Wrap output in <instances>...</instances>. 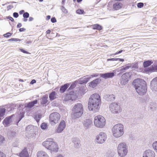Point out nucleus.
Instances as JSON below:
<instances>
[{"mask_svg": "<svg viewBox=\"0 0 157 157\" xmlns=\"http://www.w3.org/2000/svg\"><path fill=\"white\" fill-rule=\"evenodd\" d=\"M101 101L100 97L98 94L95 93L91 95L88 104L89 110L94 112H98L99 110Z\"/></svg>", "mask_w": 157, "mask_h": 157, "instance_id": "1", "label": "nucleus"}, {"mask_svg": "<svg viewBox=\"0 0 157 157\" xmlns=\"http://www.w3.org/2000/svg\"><path fill=\"white\" fill-rule=\"evenodd\" d=\"M83 113V108L81 103H77L75 105L72 109L71 117L75 119L80 117Z\"/></svg>", "mask_w": 157, "mask_h": 157, "instance_id": "2", "label": "nucleus"}, {"mask_svg": "<svg viewBox=\"0 0 157 157\" xmlns=\"http://www.w3.org/2000/svg\"><path fill=\"white\" fill-rule=\"evenodd\" d=\"M42 145L51 152H57L58 151V145L51 138L47 139L42 143Z\"/></svg>", "mask_w": 157, "mask_h": 157, "instance_id": "3", "label": "nucleus"}, {"mask_svg": "<svg viewBox=\"0 0 157 157\" xmlns=\"http://www.w3.org/2000/svg\"><path fill=\"white\" fill-rule=\"evenodd\" d=\"M113 136L118 138L122 136L124 133L123 125L121 124L115 125L112 129Z\"/></svg>", "mask_w": 157, "mask_h": 157, "instance_id": "4", "label": "nucleus"}, {"mask_svg": "<svg viewBox=\"0 0 157 157\" xmlns=\"http://www.w3.org/2000/svg\"><path fill=\"white\" fill-rule=\"evenodd\" d=\"M117 151L119 155L121 157H124L127 154L128 150V147L126 143L122 142L118 146Z\"/></svg>", "mask_w": 157, "mask_h": 157, "instance_id": "5", "label": "nucleus"}, {"mask_svg": "<svg viewBox=\"0 0 157 157\" xmlns=\"http://www.w3.org/2000/svg\"><path fill=\"white\" fill-rule=\"evenodd\" d=\"M94 123L97 127L102 128L105 124V120L102 116H97L94 117Z\"/></svg>", "mask_w": 157, "mask_h": 157, "instance_id": "6", "label": "nucleus"}, {"mask_svg": "<svg viewBox=\"0 0 157 157\" xmlns=\"http://www.w3.org/2000/svg\"><path fill=\"white\" fill-rule=\"evenodd\" d=\"M60 119V115L58 113L54 112L50 115V121L52 125H54L58 123Z\"/></svg>", "mask_w": 157, "mask_h": 157, "instance_id": "7", "label": "nucleus"}, {"mask_svg": "<svg viewBox=\"0 0 157 157\" xmlns=\"http://www.w3.org/2000/svg\"><path fill=\"white\" fill-rule=\"evenodd\" d=\"M109 109L111 112L114 114L119 113L122 110L119 104L115 102L112 103L110 105Z\"/></svg>", "mask_w": 157, "mask_h": 157, "instance_id": "8", "label": "nucleus"}, {"mask_svg": "<svg viewBox=\"0 0 157 157\" xmlns=\"http://www.w3.org/2000/svg\"><path fill=\"white\" fill-rule=\"evenodd\" d=\"M106 138L107 136L105 133L102 132H100L96 136V142L99 144H103L106 140Z\"/></svg>", "mask_w": 157, "mask_h": 157, "instance_id": "9", "label": "nucleus"}, {"mask_svg": "<svg viewBox=\"0 0 157 157\" xmlns=\"http://www.w3.org/2000/svg\"><path fill=\"white\" fill-rule=\"evenodd\" d=\"M133 84L135 88L139 86H141L142 85H146V82L143 79L138 78L134 80Z\"/></svg>", "mask_w": 157, "mask_h": 157, "instance_id": "10", "label": "nucleus"}, {"mask_svg": "<svg viewBox=\"0 0 157 157\" xmlns=\"http://www.w3.org/2000/svg\"><path fill=\"white\" fill-rule=\"evenodd\" d=\"M137 93L140 95H143L146 92V85L135 88Z\"/></svg>", "mask_w": 157, "mask_h": 157, "instance_id": "11", "label": "nucleus"}, {"mask_svg": "<svg viewBox=\"0 0 157 157\" xmlns=\"http://www.w3.org/2000/svg\"><path fill=\"white\" fill-rule=\"evenodd\" d=\"M66 127V123L63 120L59 124L56 130V132L58 133L61 132Z\"/></svg>", "mask_w": 157, "mask_h": 157, "instance_id": "12", "label": "nucleus"}, {"mask_svg": "<svg viewBox=\"0 0 157 157\" xmlns=\"http://www.w3.org/2000/svg\"><path fill=\"white\" fill-rule=\"evenodd\" d=\"M155 153L153 151L148 149L145 151L143 153V157H155Z\"/></svg>", "mask_w": 157, "mask_h": 157, "instance_id": "13", "label": "nucleus"}, {"mask_svg": "<svg viewBox=\"0 0 157 157\" xmlns=\"http://www.w3.org/2000/svg\"><path fill=\"white\" fill-rule=\"evenodd\" d=\"M150 85L151 90L157 91V77L152 79Z\"/></svg>", "mask_w": 157, "mask_h": 157, "instance_id": "14", "label": "nucleus"}, {"mask_svg": "<svg viewBox=\"0 0 157 157\" xmlns=\"http://www.w3.org/2000/svg\"><path fill=\"white\" fill-rule=\"evenodd\" d=\"M114 75V73L113 72H108L104 74L101 73L99 74L100 77L104 78L105 79L112 78Z\"/></svg>", "mask_w": 157, "mask_h": 157, "instance_id": "15", "label": "nucleus"}, {"mask_svg": "<svg viewBox=\"0 0 157 157\" xmlns=\"http://www.w3.org/2000/svg\"><path fill=\"white\" fill-rule=\"evenodd\" d=\"M72 141L74 144V147L76 148H79L81 146V141L79 139L77 138H73Z\"/></svg>", "mask_w": 157, "mask_h": 157, "instance_id": "16", "label": "nucleus"}, {"mask_svg": "<svg viewBox=\"0 0 157 157\" xmlns=\"http://www.w3.org/2000/svg\"><path fill=\"white\" fill-rule=\"evenodd\" d=\"M92 124V121L90 119H86L83 122L84 127L86 129L90 128Z\"/></svg>", "mask_w": 157, "mask_h": 157, "instance_id": "17", "label": "nucleus"}, {"mask_svg": "<svg viewBox=\"0 0 157 157\" xmlns=\"http://www.w3.org/2000/svg\"><path fill=\"white\" fill-rule=\"evenodd\" d=\"M101 81L99 78H97L89 83V86L92 88L95 87Z\"/></svg>", "mask_w": 157, "mask_h": 157, "instance_id": "18", "label": "nucleus"}, {"mask_svg": "<svg viewBox=\"0 0 157 157\" xmlns=\"http://www.w3.org/2000/svg\"><path fill=\"white\" fill-rule=\"evenodd\" d=\"M34 126L30 125L27 126L25 129L26 133L28 134L31 135L34 133Z\"/></svg>", "mask_w": 157, "mask_h": 157, "instance_id": "19", "label": "nucleus"}, {"mask_svg": "<svg viewBox=\"0 0 157 157\" xmlns=\"http://www.w3.org/2000/svg\"><path fill=\"white\" fill-rule=\"evenodd\" d=\"M14 116V115L9 116L5 118L3 121V123L4 125L7 126L11 122L12 117Z\"/></svg>", "mask_w": 157, "mask_h": 157, "instance_id": "20", "label": "nucleus"}, {"mask_svg": "<svg viewBox=\"0 0 157 157\" xmlns=\"http://www.w3.org/2000/svg\"><path fill=\"white\" fill-rule=\"evenodd\" d=\"M104 98L107 101H113L115 98V96L113 94H107L105 95Z\"/></svg>", "mask_w": 157, "mask_h": 157, "instance_id": "21", "label": "nucleus"}, {"mask_svg": "<svg viewBox=\"0 0 157 157\" xmlns=\"http://www.w3.org/2000/svg\"><path fill=\"white\" fill-rule=\"evenodd\" d=\"M37 102L38 100L37 99H36L33 101L28 103L27 105H25V107L29 109L33 107L35 105L37 104Z\"/></svg>", "mask_w": 157, "mask_h": 157, "instance_id": "22", "label": "nucleus"}, {"mask_svg": "<svg viewBox=\"0 0 157 157\" xmlns=\"http://www.w3.org/2000/svg\"><path fill=\"white\" fill-rule=\"evenodd\" d=\"M146 71L148 72H154L157 71V65H153L151 67L146 68Z\"/></svg>", "mask_w": 157, "mask_h": 157, "instance_id": "23", "label": "nucleus"}, {"mask_svg": "<svg viewBox=\"0 0 157 157\" xmlns=\"http://www.w3.org/2000/svg\"><path fill=\"white\" fill-rule=\"evenodd\" d=\"M58 95L55 91H52L49 94V99L52 101L58 98Z\"/></svg>", "mask_w": 157, "mask_h": 157, "instance_id": "24", "label": "nucleus"}, {"mask_svg": "<svg viewBox=\"0 0 157 157\" xmlns=\"http://www.w3.org/2000/svg\"><path fill=\"white\" fill-rule=\"evenodd\" d=\"M48 95H46L40 99V104L42 105H46L48 102Z\"/></svg>", "mask_w": 157, "mask_h": 157, "instance_id": "25", "label": "nucleus"}, {"mask_svg": "<svg viewBox=\"0 0 157 157\" xmlns=\"http://www.w3.org/2000/svg\"><path fill=\"white\" fill-rule=\"evenodd\" d=\"M20 157H29V155L26 148L24 149L19 154Z\"/></svg>", "mask_w": 157, "mask_h": 157, "instance_id": "26", "label": "nucleus"}, {"mask_svg": "<svg viewBox=\"0 0 157 157\" xmlns=\"http://www.w3.org/2000/svg\"><path fill=\"white\" fill-rule=\"evenodd\" d=\"M37 157H49L48 154L45 152L41 151H38L37 154Z\"/></svg>", "mask_w": 157, "mask_h": 157, "instance_id": "27", "label": "nucleus"}, {"mask_svg": "<svg viewBox=\"0 0 157 157\" xmlns=\"http://www.w3.org/2000/svg\"><path fill=\"white\" fill-rule=\"evenodd\" d=\"M122 4L120 2H116L113 5V9L115 10H117L121 9L122 7Z\"/></svg>", "mask_w": 157, "mask_h": 157, "instance_id": "28", "label": "nucleus"}, {"mask_svg": "<svg viewBox=\"0 0 157 157\" xmlns=\"http://www.w3.org/2000/svg\"><path fill=\"white\" fill-rule=\"evenodd\" d=\"M131 72H127L121 76V77L123 79L127 80L128 81L129 79L131 77Z\"/></svg>", "mask_w": 157, "mask_h": 157, "instance_id": "29", "label": "nucleus"}, {"mask_svg": "<svg viewBox=\"0 0 157 157\" xmlns=\"http://www.w3.org/2000/svg\"><path fill=\"white\" fill-rule=\"evenodd\" d=\"M69 85L67 83H66L63 85L61 86L60 88L59 91L61 93H64L66 90L68 88Z\"/></svg>", "mask_w": 157, "mask_h": 157, "instance_id": "30", "label": "nucleus"}, {"mask_svg": "<svg viewBox=\"0 0 157 157\" xmlns=\"http://www.w3.org/2000/svg\"><path fill=\"white\" fill-rule=\"evenodd\" d=\"M86 89L84 86H81L79 87V90L78 91V93L81 95H83L86 92Z\"/></svg>", "mask_w": 157, "mask_h": 157, "instance_id": "31", "label": "nucleus"}, {"mask_svg": "<svg viewBox=\"0 0 157 157\" xmlns=\"http://www.w3.org/2000/svg\"><path fill=\"white\" fill-rule=\"evenodd\" d=\"M17 116L18 118V120L17 122L16 123V124L17 125L19 122L24 117V113L23 112H20L19 113H18L17 114Z\"/></svg>", "mask_w": 157, "mask_h": 157, "instance_id": "32", "label": "nucleus"}, {"mask_svg": "<svg viewBox=\"0 0 157 157\" xmlns=\"http://www.w3.org/2000/svg\"><path fill=\"white\" fill-rule=\"evenodd\" d=\"M153 63L152 60H147L144 61L143 63V66L144 67H147L150 66Z\"/></svg>", "mask_w": 157, "mask_h": 157, "instance_id": "33", "label": "nucleus"}, {"mask_svg": "<svg viewBox=\"0 0 157 157\" xmlns=\"http://www.w3.org/2000/svg\"><path fill=\"white\" fill-rule=\"evenodd\" d=\"M131 67V64L128 63L126 64L124 67H121L120 71L121 72H124L123 71L128 69Z\"/></svg>", "mask_w": 157, "mask_h": 157, "instance_id": "34", "label": "nucleus"}, {"mask_svg": "<svg viewBox=\"0 0 157 157\" xmlns=\"http://www.w3.org/2000/svg\"><path fill=\"white\" fill-rule=\"evenodd\" d=\"M93 27V29L100 30L102 29V26L98 24H95L92 25Z\"/></svg>", "mask_w": 157, "mask_h": 157, "instance_id": "35", "label": "nucleus"}, {"mask_svg": "<svg viewBox=\"0 0 157 157\" xmlns=\"http://www.w3.org/2000/svg\"><path fill=\"white\" fill-rule=\"evenodd\" d=\"M6 109L5 108L0 109V118L3 117L5 115Z\"/></svg>", "mask_w": 157, "mask_h": 157, "instance_id": "36", "label": "nucleus"}, {"mask_svg": "<svg viewBox=\"0 0 157 157\" xmlns=\"http://www.w3.org/2000/svg\"><path fill=\"white\" fill-rule=\"evenodd\" d=\"M42 117V115L40 114H38L36 115L34 118L36 121L38 122Z\"/></svg>", "mask_w": 157, "mask_h": 157, "instance_id": "37", "label": "nucleus"}, {"mask_svg": "<svg viewBox=\"0 0 157 157\" xmlns=\"http://www.w3.org/2000/svg\"><path fill=\"white\" fill-rule=\"evenodd\" d=\"M83 78L85 83H86L91 79V77H90V76L89 75H87L83 77Z\"/></svg>", "mask_w": 157, "mask_h": 157, "instance_id": "38", "label": "nucleus"}, {"mask_svg": "<svg viewBox=\"0 0 157 157\" xmlns=\"http://www.w3.org/2000/svg\"><path fill=\"white\" fill-rule=\"evenodd\" d=\"M128 82V81H127V80H126V79H123L121 77V85H124L126 84Z\"/></svg>", "mask_w": 157, "mask_h": 157, "instance_id": "39", "label": "nucleus"}, {"mask_svg": "<svg viewBox=\"0 0 157 157\" xmlns=\"http://www.w3.org/2000/svg\"><path fill=\"white\" fill-rule=\"evenodd\" d=\"M152 146L154 149L157 152V141L154 142L153 143Z\"/></svg>", "mask_w": 157, "mask_h": 157, "instance_id": "40", "label": "nucleus"}, {"mask_svg": "<svg viewBox=\"0 0 157 157\" xmlns=\"http://www.w3.org/2000/svg\"><path fill=\"white\" fill-rule=\"evenodd\" d=\"M149 98L147 96H145V97H144L142 98V101L144 102H147L149 101Z\"/></svg>", "mask_w": 157, "mask_h": 157, "instance_id": "41", "label": "nucleus"}, {"mask_svg": "<svg viewBox=\"0 0 157 157\" xmlns=\"http://www.w3.org/2000/svg\"><path fill=\"white\" fill-rule=\"evenodd\" d=\"M150 109L154 110L155 109L156 105L155 104H154L153 102H151L150 103Z\"/></svg>", "mask_w": 157, "mask_h": 157, "instance_id": "42", "label": "nucleus"}, {"mask_svg": "<svg viewBox=\"0 0 157 157\" xmlns=\"http://www.w3.org/2000/svg\"><path fill=\"white\" fill-rule=\"evenodd\" d=\"M61 10L63 12V13L67 14L68 13L67 10L65 8V7L63 6H61Z\"/></svg>", "mask_w": 157, "mask_h": 157, "instance_id": "43", "label": "nucleus"}, {"mask_svg": "<svg viewBox=\"0 0 157 157\" xmlns=\"http://www.w3.org/2000/svg\"><path fill=\"white\" fill-rule=\"evenodd\" d=\"M76 81L79 84H82L84 83H85V82L84 81L83 79V78H81L78 79V80Z\"/></svg>", "mask_w": 157, "mask_h": 157, "instance_id": "44", "label": "nucleus"}, {"mask_svg": "<svg viewBox=\"0 0 157 157\" xmlns=\"http://www.w3.org/2000/svg\"><path fill=\"white\" fill-rule=\"evenodd\" d=\"M47 127V124L45 123H43L40 125V127L42 129H45Z\"/></svg>", "mask_w": 157, "mask_h": 157, "instance_id": "45", "label": "nucleus"}, {"mask_svg": "<svg viewBox=\"0 0 157 157\" xmlns=\"http://www.w3.org/2000/svg\"><path fill=\"white\" fill-rule=\"evenodd\" d=\"M76 13L78 14H84V12L83 10L78 9L76 10Z\"/></svg>", "mask_w": 157, "mask_h": 157, "instance_id": "46", "label": "nucleus"}, {"mask_svg": "<svg viewBox=\"0 0 157 157\" xmlns=\"http://www.w3.org/2000/svg\"><path fill=\"white\" fill-rule=\"evenodd\" d=\"M12 33H11L9 32L7 33L6 34H5L3 35V36L5 37L8 38L9 36H10L12 34Z\"/></svg>", "mask_w": 157, "mask_h": 157, "instance_id": "47", "label": "nucleus"}, {"mask_svg": "<svg viewBox=\"0 0 157 157\" xmlns=\"http://www.w3.org/2000/svg\"><path fill=\"white\" fill-rule=\"evenodd\" d=\"M23 16L24 18H28L29 17V14L27 12H25L23 14Z\"/></svg>", "mask_w": 157, "mask_h": 157, "instance_id": "48", "label": "nucleus"}, {"mask_svg": "<svg viewBox=\"0 0 157 157\" xmlns=\"http://www.w3.org/2000/svg\"><path fill=\"white\" fill-rule=\"evenodd\" d=\"M144 6V3L142 2H139L137 4V6L138 8H141Z\"/></svg>", "mask_w": 157, "mask_h": 157, "instance_id": "49", "label": "nucleus"}, {"mask_svg": "<svg viewBox=\"0 0 157 157\" xmlns=\"http://www.w3.org/2000/svg\"><path fill=\"white\" fill-rule=\"evenodd\" d=\"M4 140V139L3 137L0 135V145H1L3 143V142Z\"/></svg>", "mask_w": 157, "mask_h": 157, "instance_id": "50", "label": "nucleus"}, {"mask_svg": "<svg viewBox=\"0 0 157 157\" xmlns=\"http://www.w3.org/2000/svg\"><path fill=\"white\" fill-rule=\"evenodd\" d=\"M13 16L14 17L17 18L18 17L19 14L17 12H14L13 13Z\"/></svg>", "mask_w": 157, "mask_h": 157, "instance_id": "51", "label": "nucleus"}, {"mask_svg": "<svg viewBox=\"0 0 157 157\" xmlns=\"http://www.w3.org/2000/svg\"><path fill=\"white\" fill-rule=\"evenodd\" d=\"M51 21L53 23H55L56 22V20L55 17H52L51 19Z\"/></svg>", "mask_w": 157, "mask_h": 157, "instance_id": "52", "label": "nucleus"}, {"mask_svg": "<svg viewBox=\"0 0 157 157\" xmlns=\"http://www.w3.org/2000/svg\"><path fill=\"white\" fill-rule=\"evenodd\" d=\"M76 86V85L75 84H71L70 87H69V90H71V89H73V88H75Z\"/></svg>", "mask_w": 157, "mask_h": 157, "instance_id": "53", "label": "nucleus"}, {"mask_svg": "<svg viewBox=\"0 0 157 157\" xmlns=\"http://www.w3.org/2000/svg\"><path fill=\"white\" fill-rule=\"evenodd\" d=\"M99 75V74L98 73L95 74H94L91 75L90 76V77H91V78H93L94 77H96Z\"/></svg>", "mask_w": 157, "mask_h": 157, "instance_id": "54", "label": "nucleus"}, {"mask_svg": "<svg viewBox=\"0 0 157 157\" xmlns=\"http://www.w3.org/2000/svg\"><path fill=\"white\" fill-rule=\"evenodd\" d=\"M117 58H111V59H107V61H117Z\"/></svg>", "mask_w": 157, "mask_h": 157, "instance_id": "55", "label": "nucleus"}, {"mask_svg": "<svg viewBox=\"0 0 157 157\" xmlns=\"http://www.w3.org/2000/svg\"><path fill=\"white\" fill-rule=\"evenodd\" d=\"M114 155V152H111L109 154V157H113Z\"/></svg>", "mask_w": 157, "mask_h": 157, "instance_id": "56", "label": "nucleus"}, {"mask_svg": "<svg viewBox=\"0 0 157 157\" xmlns=\"http://www.w3.org/2000/svg\"><path fill=\"white\" fill-rule=\"evenodd\" d=\"M0 157H6L5 154L0 151Z\"/></svg>", "mask_w": 157, "mask_h": 157, "instance_id": "57", "label": "nucleus"}, {"mask_svg": "<svg viewBox=\"0 0 157 157\" xmlns=\"http://www.w3.org/2000/svg\"><path fill=\"white\" fill-rule=\"evenodd\" d=\"M13 7V5H9L7 7V8L8 10L11 9V8H12Z\"/></svg>", "mask_w": 157, "mask_h": 157, "instance_id": "58", "label": "nucleus"}, {"mask_svg": "<svg viewBox=\"0 0 157 157\" xmlns=\"http://www.w3.org/2000/svg\"><path fill=\"white\" fill-rule=\"evenodd\" d=\"M16 133L14 132H11L10 133V136L11 137H13L15 136Z\"/></svg>", "mask_w": 157, "mask_h": 157, "instance_id": "59", "label": "nucleus"}, {"mask_svg": "<svg viewBox=\"0 0 157 157\" xmlns=\"http://www.w3.org/2000/svg\"><path fill=\"white\" fill-rule=\"evenodd\" d=\"M20 50L22 52L24 53H26V54H28L29 53L27 51L23 49H20Z\"/></svg>", "mask_w": 157, "mask_h": 157, "instance_id": "60", "label": "nucleus"}, {"mask_svg": "<svg viewBox=\"0 0 157 157\" xmlns=\"http://www.w3.org/2000/svg\"><path fill=\"white\" fill-rule=\"evenodd\" d=\"M123 51V50H120V51H119L118 52H117L116 53H115L114 54H113V55H116L117 54H119L121 53Z\"/></svg>", "mask_w": 157, "mask_h": 157, "instance_id": "61", "label": "nucleus"}, {"mask_svg": "<svg viewBox=\"0 0 157 157\" xmlns=\"http://www.w3.org/2000/svg\"><path fill=\"white\" fill-rule=\"evenodd\" d=\"M7 18L9 19L12 22H13L14 21V19L11 17H8Z\"/></svg>", "mask_w": 157, "mask_h": 157, "instance_id": "62", "label": "nucleus"}, {"mask_svg": "<svg viewBox=\"0 0 157 157\" xmlns=\"http://www.w3.org/2000/svg\"><path fill=\"white\" fill-rule=\"evenodd\" d=\"M36 82V81L35 79L32 80L30 82V84H33Z\"/></svg>", "mask_w": 157, "mask_h": 157, "instance_id": "63", "label": "nucleus"}, {"mask_svg": "<svg viewBox=\"0 0 157 157\" xmlns=\"http://www.w3.org/2000/svg\"><path fill=\"white\" fill-rule=\"evenodd\" d=\"M117 61H119L121 62H123L124 61V59H120L118 58H117Z\"/></svg>", "mask_w": 157, "mask_h": 157, "instance_id": "64", "label": "nucleus"}]
</instances>
